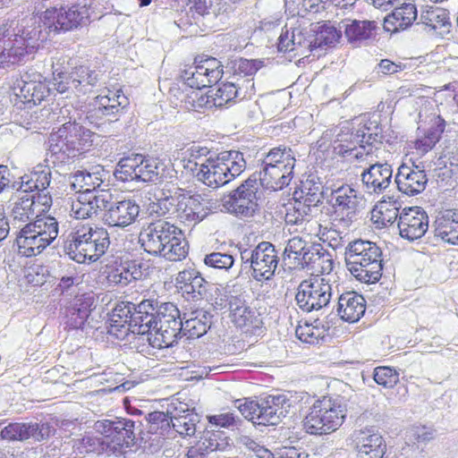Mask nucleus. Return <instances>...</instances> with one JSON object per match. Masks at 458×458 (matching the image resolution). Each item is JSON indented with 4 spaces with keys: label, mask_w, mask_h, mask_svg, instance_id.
I'll return each mask as SVG.
<instances>
[{
    "label": "nucleus",
    "mask_w": 458,
    "mask_h": 458,
    "mask_svg": "<svg viewBox=\"0 0 458 458\" xmlns=\"http://www.w3.org/2000/svg\"><path fill=\"white\" fill-rule=\"evenodd\" d=\"M310 242L298 236L289 239L282 254L284 266H288L290 268L299 267L301 264L300 259L306 254V248Z\"/></svg>",
    "instance_id": "nucleus-45"
},
{
    "label": "nucleus",
    "mask_w": 458,
    "mask_h": 458,
    "mask_svg": "<svg viewBox=\"0 0 458 458\" xmlns=\"http://www.w3.org/2000/svg\"><path fill=\"white\" fill-rule=\"evenodd\" d=\"M101 173H104L101 166H96L91 172L79 170L70 177L71 188L81 193L97 191L96 189L103 182Z\"/></svg>",
    "instance_id": "nucleus-39"
},
{
    "label": "nucleus",
    "mask_w": 458,
    "mask_h": 458,
    "mask_svg": "<svg viewBox=\"0 0 458 458\" xmlns=\"http://www.w3.org/2000/svg\"><path fill=\"white\" fill-rule=\"evenodd\" d=\"M109 246L110 236L106 228L84 225L69 234L64 250L75 262L90 264L98 260Z\"/></svg>",
    "instance_id": "nucleus-5"
},
{
    "label": "nucleus",
    "mask_w": 458,
    "mask_h": 458,
    "mask_svg": "<svg viewBox=\"0 0 458 458\" xmlns=\"http://www.w3.org/2000/svg\"><path fill=\"white\" fill-rule=\"evenodd\" d=\"M53 86L59 93L86 95L98 86L102 73L81 57L64 56L53 64Z\"/></svg>",
    "instance_id": "nucleus-4"
},
{
    "label": "nucleus",
    "mask_w": 458,
    "mask_h": 458,
    "mask_svg": "<svg viewBox=\"0 0 458 458\" xmlns=\"http://www.w3.org/2000/svg\"><path fill=\"white\" fill-rule=\"evenodd\" d=\"M137 154L123 157L116 164L114 175L117 181L138 182V160Z\"/></svg>",
    "instance_id": "nucleus-49"
},
{
    "label": "nucleus",
    "mask_w": 458,
    "mask_h": 458,
    "mask_svg": "<svg viewBox=\"0 0 458 458\" xmlns=\"http://www.w3.org/2000/svg\"><path fill=\"white\" fill-rule=\"evenodd\" d=\"M21 82L20 93L26 103L40 104L51 94V89L48 84L40 79L30 81L22 79Z\"/></svg>",
    "instance_id": "nucleus-44"
},
{
    "label": "nucleus",
    "mask_w": 458,
    "mask_h": 458,
    "mask_svg": "<svg viewBox=\"0 0 458 458\" xmlns=\"http://www.w3.org/2000/svg\"><path fill=\"white\" fill-rule=\"evenodd\" d=\"M299 191L298 199L305 200L310 206H319L323 203V191L320 183L307 180Z\"/></svg>",
    "instance_id": "nucleus-54"
},
{
    "label": "nucleus",
    "mask_w": 458,
    "mask_h": 458,
    "mask_svg": "<svg viewBox=\"0 0 458 458\" xmlns=\"http://www.w3.org/2000/svg\"><path fill=\"white\" fill-rule=\"evenodd\" d=\"M332 199H335V213L342 215L343 221L349 225L355 218L360 202L356 191L350 186H343L333 191Z\"/></svg>",
    "instance_id": "nucleus-28"
},
{
    "label": "nucleus",
    "mask_w": 458,
    "mask_h": 458,
    "mask_svg": "<svg viewBox=\"0 0 458 458\" xmlns=\"http://www.w3.org/2000/svg\"><path fill=\"white\" fill-rule=\"evenodd\" d=\"M233 322L239 327H251L259 328L262 325L260 314L254 308L246 306L242 310H238L232 318Z\"/></svg>",
    "instance_id": "nucleus-55"
},
{
    "label": "nucleus",
    "mask_w": 458,
    "mask_h": 458,
    "mask_svg": "<svg viewBox=\"0 0 458 458\" xmlns=\"http://www.w3.org/2000/svg\"><path fill=\"white\" fill-rule=\"evenodd\" d=\"M148 310H154V302L149 300H144L138 305L132 302L117 304L114 309V318L123 319L128 323L126 330L133 334L145 335L146 325L153 319V317L148 314Z\"/></svg>",
    "instance_id": "nucleus-16"
},
{
    "label": "nucleus",
    "mask_w": 458,
    "mask_h": 458,
    "mask_svg": "<svg viewBox=\"0 0 458 458\" xmlns=\"http://www.w3.org/2000/svg\"><path fill=\"white\" fill-rule=\"evenodd\" d=\"M428 177L424 170L418 166H409L403 164L399 166L394 176V182L399 191L408 196H415L422 192L428 183Z\"/></svg>",
    "instance_id": "nucleus-22"
},
{
    "label": "nucleus",
    "mask_w": 458,
    "mask_h": 458,
    "mask_svg": "<svg viewBox=\"0 0 458 458\" xmlns=\"http://www.w3.org/2000/svg\"><path fill=\"white\" fill-rule=\"evenodd\" d=\"M416 19L417 8L415 4H403L385 17L383 27L386 31L397 33L410 28Z\"/></svg>",
    "instance_id": "nucleus-30"
},
{
    "label": "nucleus",
    "mask_w": 458,
    "mask_h": 458,
    "mask_svg": "<svg viewBox=\"0 0 458 458\" xmlns=\"http://www.w3.org/2000/svg\"><path fill=\"white\" fill-rule=\"evenodd\" d=\"M213 315L204 310H197L190 314L188 318H184L183 335L188 338H199L204 335L210 328Z\"/></svg>",
    "instance_id": "nucleus-41"
},
{
    "label": "nucleus",
    "mask_w": 458,
    "mask_h": 458,
    "mask_svg": "<svg viewBox=\"0 0 458 458\" xmlns=\"http://www.w3.org/2000/svg\"><path fill=\"white\" fill-rule=\"evenodd\" d=\"M264 62L259 59L234 58L227 61L225 69L233 72V77L237 75L242 77L253 76L262 66Z\"/></svg>",
    "instance_id": "nucleus-48"
},
{
    "label": "nucleus",
    "mask_w": 458,
    "mask_h": 458,
    "mask_svg": "<svg viewBox=\"0 0 458 458\" xmlns=\"http://www.w3.org/2000/svg\"><path fill=\"white\" fill-rule=\"evenodd\" d=\"M185 194L181 195L180 203L177 207L175 216L179 217L183 222H193L194 224L199 223L203 220V214L200 216L198 212L192 211V209L189 207V204L184 199Z\"/></svg>",
    "instance_id": "nucleus-64"
},
{
    "label": "nucleus",
    "mask_w": 458,
    "mask_h": 458,
    "mask_svg": "<svg viewBox=\"0 0 458 458\" xmlns=\"http://www.w3.org/2000/svg\"><path fill=\"white\" fill-rule=\"evenodd\" d=\"M332 298V285L323 277L303 280L297 288L295 301L303 312L327 308Z\"/></svg>",
    "instance_id": "nucleus-15"
},
{
    "label": "nucleus",
    "mask_w": 458,
    "mask_h": 458,
    "mask_svg": "<svg viewBox=\"0 0 458 458\" xmlns=\"http://www.w3.org/2000/svg\"><path fill=\"white\" fill-rule=\"evenodd\" d=\"M106 280L110 286L124 287L131 283L128 271L123 264L119 267L111 268L107 272Z\"/></svg>",
    "instance_id": "nucleus-63"
},
{
    "label": "nucleus",
    "mask_w": 458,
    "mask_h": 458,
    "mask_svg": "<svg viewBox=\"0 0 458 458\" xmlns=\"http://www.w3.org/2000/svg\"><path fill=\"white\" fill-rule=\"evenodd\" d=\"M98 137L76 121H69L51 133L47 161L54 165H65L70 159L89 151Z\"/></svg>",
    "instance_id": "nucleus-3"
},
{
    "label": "nucleus",
    "mask_w": 458,
    "mask_h": 458,
    "mask_svg": "<svg viewBox=\"0 0 458 458\" xmlns=\"http://www.w3.org/2000/svg\"><path fill=\"white\" fill-rule=\"evenodd\" d=\"M205 169L202 182L216 189L239 176L246 169V161L238 150L224 151L207 157Z\"/></svg>",
    "instance_id": "nucleus-11"
},
{
    "label": "nucleus",
    "mask_w": 458,
    "mask_h": 458,
    "mask_svg": "<svg viewBox=\"0 0 458 458\" xmlns=\"http://www.w3.org/2000/svg\"><path fill=\"white\" fill-rule=\"evenodd\" d=\"M38 215L35 211V199L25 194L19 198L12 209V216L14 222H30Z\"/></svg>",
    "instance_id": "nucleus-50"
},
{
    "label": "nucleus",
    "mask_w": 458,
    "mask_h": 458,
    "mask_svg": "<svg viewBox=\"0 0 458 458\" xmlns=\"http://www.w3.org/2000/svg\"><path fill=\"white\" fill-rule=\"evenodd\" d=\"M242 266L251 270L252 277L257 281H267L273 278L279 264L276 246L269 242H261L254 247L238 244Z\"/></svg>",
    "instance_id": "nucleus-13"
},
{
    "label": "nucleus",
    "mask_w": 458,
    "mask_h": 458,
    "mask_svg": "<svg viewBox=\"0 0 458 458\" xmlns=\"http://www.w3.org/2000/svg\"><path fill=\"white\" fill-rule=\"evenodd\" d=\"M223 73V68L210 70L206 72H200L198 70H182L179 80L182 82L183 87L200 89L210 84L217 83L222 78Z\"/></svg>",
    "instance_id": "nucleus-35"
},
{
    "label": "nucleus",
    "mask_w": 458,
    "mask_h": 458,
    "mask_svg": "<svg viewBox=\"0 0 458 458\" xmlns=\"http://www.w3.org/2000/svg\"><path fill=\"white\" fill-rule=\"evenodd\" d=\"M139 242L147 253L171 261L184 259L189 250L188 242L182 230L163 220L144 227L140 233Z\"/></svg>",
    "instance_id": "nucleus-2"
},
{
    "label": "nucleus",
    "mask_w": 458,
    "mask_h": 458,
    "mask_svg": "<svg viewBox=\"0 0 458 458\" xmlns=\"http://www.w3.org/2000/svg\"><path fill=\"white\" fill-rule=\"evenodd\" d=\"M347 415V401L344 396L324 398L314 403L303 420V428L310 435H325L335 431Z\"/></svg>",
    "instance_id": "nucleus-9"
},
{
    "label": "nucleus",
    "mask_w": 458,
    "mask_h": 458,
    "mask_svg": "<svg viewBox=\"0 0 458 458\" xmlns=\"http://www.w3.org/2000/svg\"><path fill=\"white\" fill-rule=\"evenodd\" d=\"M375 382L385 388H392L399 382V372L390 367H377L373 371Z\"/></svg>",
    "instance_id": "nucleus-59"
},
{
    "label": "nucleus",
    "mask_w": 458,
    "mask_h": 458,
    "mask_svg": "<svg viewBox=\"0 0 458 458\" xmlns=\"http://www.w3.org/2000/svg\"><path fill=\"white\" fill-rule=\"evenodd\" d=\"M55 428L49 422H13L0 430V437L8 441L33 439L42 441L54 435Z\"/></svg>",
    "instance_id": "nucleus-17"
},
{
    "label": "nucleus",
    "mask_w": 458,
    "mask_h": 458,
    "mask_svg": "<svg viewBox=\"0 0 458 458\" xmlns=\"http://www.w3.org/2000/svg\"><path fill=\"white\" fill-rule=\"evenodd\" d=\"M358 458H382L386 451V442L373 427L355 431Z\"/></svg>",
    "instance_id": "nucleus-21"
},
{
    "label": "nucleus",
    "mask_w": 458,
    "mask_h": 458,
    "mask_svg": "<svg viewBox=\"0 0 458 458\" xmlns=\"http://www.w3.org/2000/svg\"><path fill=\"white\" fill-rule=\"evenodd\" d=\"M449 12L445 8L430 7L420 15V21L428 29L443 37L451 30L452 23Z\"/></svg>",
    "instance_id": "nucleus-36"
},
{
    "label": "nucleus",
    "mask_w": 458,
    "mask_h": 458,
    "mask_svg": "<svg viewBox=\"0 0 458 458\" xmlns=\"http://www.w3.org/2000/svg\"><path fill=\"white\" fill-rule=\"evenodd\" d=\"M345 262L348 270L359 281L375 284L382 276V250L369 241L356 240L345 249Z\"/></svg>",
    "instance_id": "nucleus-6"
},
{
    "label": "nucleus",
    "mask_w": 458,
    "mask_h": 458,
    "mask_svg": "<svg viewBox=\"0 0 458 458\" xmlns=\"http://www.w3.org/2000/svg\"><path fill=\"white\" fill-rule=\"evenodd\" d=\"M157 327L148 334V342L154 348L173 347L174 343L183 335V321L179 318L157 320Z\"/></svg>",
    "instance_id": "nucleus-19"
},
{
    "label": "nucleus",
    "mask_w": 458,
    "mask_h": 458,
    "mask_svg": "<svg viewBox=\"0 0 458 458\" xmlns=\"http://www.w3.org/2000/svg\"><path fill=\"white\" fill-rule=\"evenodd\" d=\"M154 310H148V314L153 317V319H151V321L146 325L145 334H148L149 331H151V328L157 327V320H171L172 318H179V317H181L180 310L172 302H164L159 306L154 305Z\"/></svg>",
    "instance_id": "nucleus-51"
},
{
    "label": "nucleus",
    "mask_w": 458,
    "mask_h": 458,
    "mask_svg": "<svg viewBox=\"0 0 458 458\" xmlns=\"http://www.w3.org/2000/svg\"><path fill=\"white\" fill-rule=\"evenodd\" d=\"M180 88L173 87L170 89V91L173 92L181 102L184 103L187 109L199 112L200 109H211L216 107V105H213L212 101L213 94H203L197 89H191L189 92H184L188 90V87H185V89L182 91H180Z\"/></svg>",
    "instance_id": "nucleus-37"
},
{
    "label": "nucleus",
    "mask_w": 458,
    "mask_h": 458,
    "mask_svg": "<svg viewBox=\"0 0 458 458\" xmlns=\"http://www.w3.org/2000/svg\"><path fill=\"white\" fill-rule=\"evenodd\" d=\"M106 206L103 221L108 226L124 228L133 224L140 215V206L131 199L111 200L110 198Z\"/></svg>",
    "instance_id": "nucleus-18"
},
{
    "label": "nucleus",
    "mask_w": 458,
    "mask_h": 458,
    "mask_svg": "<svg viewBox=\"0 0 458 458\" xmlns=\"http://www.w3.org/2000/svg\"><path fill=\"white\" fill-rule=\"evenodd\" d=\"M94 298L89 294L77 296L74 302L67 309L66 325L72 329L82 328L92 311Z\"/></svg>",
    "instance_id": "nucleus-32"
},
{
    "label": "nucleus",
    "mask_w": 458,
    "mask_h": 458,
    "mask_svg": "<svg viewBox=\"0 0 458 458\" xmlns=\"http://www.w3.org/2000/svg\"><path fill=\"white\" fill-rule=\"evenodd\" d=\"M283 171L274 168L273 165H264L262 171L258 173L259 187L276 191L288 186L293 174H284Z\"/></svg>",
    "instance_id": "nucleus-42"
},
{
    "label": "nucleus",
    "mask_w": 458,
    "mask_h": 458,
    "mask_svg": "<svg viewBox=\"0 0 458 458\" xmlns=\"http://www.w3.org/2000/svg\"><path fill=\"white\" fill-rule=\"evenodd\" d=\"M334 146L335 153L356 160L364 159V152L361 148V143H364L363 131H352L350 134L338 139Z\"/></svg>",
    "instance_id": "nucleus-34"
},
{
    "label": "nucleus",
    "mask_w": 458,
    "mask_h": 458,
    "mask_svg": "<svg viewBox=\"0 0 458 458\" xmlns=\"http://www.w3.org/2000/svg\"><path fill=\"white\" fill-rule=\"evenodd\" d=\"M97 433L102 435L110 443L122 448L131 447L143 433L144 425L140 419L116 417L114 420H99L94 424Z\"/></svg>",
    "instance_id": "nucleus-14"
},
{
    "label": "nucleus",
    "mask_w": 458,
    "mask_h": 458,
    "mask_svg": "<svg viewBox=\"0 0 458 458\" xmlns=\"http://www.w3.org/2000/svg\"><path fill=\"white\" fill-rule=\"evenodd\" d=\"M181 195L182 193H172L169 190H162L159 195L156 196V200L149 203V214H156L157 216H164L167 214L175 215L180 203Z\"/></svg>",
    "instance_id": "nucleus-43"
},
{
    "label": "nucleus",
    "mask_w": 458,
    "mask_h": 458,
    "mask_svg": "<svg viewBox=\"0 0 458 458\" xmlns=\"http://www.w3.org/2000/svg\"><path fill=\"white\" fill-rule=\"evenodd\" d=\"M199 422L197 414H185L174 416L172 434L178 433L182 437H192L196 433V426Z\"/></svg>",
    "instance_id": "nucleus-53"
},
{
    "label": "nucleus",
    "mask_w": 458,
    "mask_h": 458,
    "mask_svg": "<svg viewBox=\"0 0 458 458\" xmlns=\"http://www.w3.org/2000/svg\"><path fill=\"white\" fill-rule=\"evenodd\" d=\"M398 228L401 237L410 242L420 239L428 231V215L418 207L403 210L399 216Z\"/></svg>",
    "instance_id": "nucleus-20"
},
{
    "label": "nucleus",
    "mask_w": 458,
    "mask_h": 458,
    "mask_svg": "<svg viewBox=\"0 0 458 458\" xmlns=\"http://www.w3.org/2000/svg\"><path fill=\"white\" fill-rule=\"evenodd\" d=\"M295 163L293 149L285 145L271 148L263 161V165H273L274 168L284 170L283 172L288 174H293Z\"/></svg>",
    "instance_id": "nucleus-38"
},
{
    "label": "nucleus",
    "mask_w": 458,
    "mask_h": 458,
    "mask_svg": "<svg viewBox=\"0 0 458 458\" xmlns=\"http://www.w3.org/2000/svg\"><path fill=\"white\" fill-rule=\"evenodd\" d=\"M129 98L121 91L110 95H98L86 106V120L102 133H110L125 113Z\"/></svg>",
    "instance_id": "nucleus-10"
},
{
    "label": "nucleus",
    "mask_w": 458,
    "mask_h": 458,
    "mask_svg": "<svg viewBox=\"0 0 458 458\" xmlns=\"http://www.w3.org/2000/svg\"><path fill=\"white\" fill-rule=\"evenodd\" d=\"M310 25L309 28L293 30L291 36V44L295 47V50H297L299 47L304 48L313 53V55H315L316 54L313 49V40L311 35H310Z\"/></svg>",
    "instance_id": "nucleus-61"
},
{
    "label": "nucleus",
    "mask_w": 458,
    "mask_h": 458,
    "mask_svg": "<svg viewBox=\"0 0 458 458\" xmlns=\"http://www.w3.org/2000/svg\"><path fill=\"white\" fill-rule=\"evenodd\" d=\"M148 426V432L157 434L163 437H172V428L174 417H170L168 413L155 411L144 416Z\"/></svg>",
    "instance_id": "nucleus-47"
},
{
    "label": "nucleus",
    "mask_w": 458,
    "mask_h": 458,
    "mask_svg": "<svg viewBox=\"0 0 458 458\" xmlns=\"http://www.w3.org/2000/svg\"><path fill=\"white\" fill-rule=\"evenodd\" d=\"M107 199H110V194L104 191L81 193L72 206L75 218L87 219L98 216L99 211L106 212Z\"/></svg>",
    "instance_id": "nucleus-24"
},
{
    "label": "nucleus",
    "mask_w": 458,
    "mask_h": 458,
    "mask_svg": "<svg viewBox=\"0 0 458 458\" xmlns=\"http://www.w3.org/2000/svg\"><path fill=\"white\" fill-rule=\"evenodd\" d=\"M252 79H236L235 81H227L222 83L213 94V105L216 107L222 108L235 102V99H243L249 88H254Z\"/></svg>",
    "instance_id": "nucleus-26"
},
{
    "label": "nucleus",
    "mask_w": 458,
    "mask_h": 458,
    "mask_svg": "<svg viewBox=\"0 0 458 458\" xmlns=\"http://www.w3.org/2000/svg\"><path fill=\"white\" fill-rule=\"evenodd\" d=\"M234 261V258L232 254L219 251L207 254L203 259L207 267L225 271H228L232 268Z\"/></svg>",
    "instance_id": "nucleus-57"
},
{
    "label": "nucleus",
    "mask_w": 458,
    "mask_h": 458,
    "mask_svg": "<svg viewBox=\"0 0 458 458\" xmlns=\"http://www.w3.org/2000/svg\"><path fill=\"white\" fill-rule=\"evenodd\" d=\"M337 315L349 323L360 320L366 311V301L356 292H346L338 297Z\"/></svg>",
    "instance_id": "nucleus-29"
},
{
    "label": "nucleus",
    "mask_w": 458,
    "mask_h": 458,
    "mask_svg": "<svg viewBox=\"0 0 458 458\" xmlns=\"http://www.w3.org/2000/svg\"><path fill=\"white\" fill-rule=\"evenodd\" d=\"M341 28L344 29L348 42L353 44L371 38L377 23L369 20L344 19L341 21Z\"/></svg>",
    "instance_id": "nucleus-33"
},
{
    "label": "nucleus",
    "mask_w": 458,
    "mask_h": 458,
    "mask_svg": "<svg viewBox=\"0 0 458 458\" xmlns=\"http://www.w3.org/2000/svg\"><path fill=\"white\" fill-rule=\"evenodd\" d=\"M445 128V121L440 115L434 117L424 138L419 140L418 144L422 145L424 151L431 149L441 139Z\"/></svg>",
    "instance_id": "nucleus-52"
},
{
    "label": "nucleus",
    "mask_w": 458,
    "mask_h": 458,
    "mask_svg": "<svg viewBox=\"0 0 458 458\" xmlns=\"http://www.w3.org/2000/svg\"><path fill=\"white\" fill-rule=\"evenodd\" d=\"M299 267L315 268L316 265L321 267L322 272L332 270L333 261L331 255L323 248L320 243L310 242L306 248V254L301 258Z\"/></svg>",
    "instance_id": "nucleus-40"
},
{
    "label": "nucleus",
    "mask_w": 458,
    "mask_h": 458,
    "mask_svg": "<svg viewBox=\"0 0 458 458\" xmlns=\"http://www.w3.org/2000/svg\"><path fill=\"white\" fill-rule=\"evenodd\" d=\"M88 10L79 5L47 8L40 16L42 25L27 26L13 19L0 23V69H10L32 58L47 33L60 34L86 25Z\"/></svg>",
    "instance_id": "nucleus-1"
},
{
    "label": "nucleus",
    "mask_w": 458,
    "mask_h": 458,
    "mask_svg": "<svg viewBox=\"0 0 458 458\" xmlns=\"http://www.w3.org/2000/svg\"><path fill=\"white\" fill-rule=\"evenodd\" d=\"M138 182L161 183L166 177V165L159 158L137 154Z\"/></svg>",
    "instance_id": "nucleus-31"
},
{
    "label": "nucleus",
    "mask_w": 458,
    "mask_h": 458,
    "mask_svg": "<svg viewBox=\"0 0 458 458\" xmlns=\"http://www.w3.org/2000/svg\"><path fill=\"white\" fill-rule=\"evenodd\" d=\"M59 234V223L52 216H38L16 234L18 254L32 258L41 254Z\"/></svg>",
    "instance_id": "nucleus-7"
},
{
    "label": "nucleus",
    "mask_w": 458,
    "mask_h": 458,
    "mask_svg": "<svg viewBox=\"0 0 458 458\" xmlns=\"http://www.w3.org/2000/svg\"><path fill=\"white\" fill-rule=\"evenodd\" d=\"M69 444L72 445V454L75 456L84 457L88 454L96 452V439L91 437L72 439Z\"/></svg>",
    "instance_id": "nucleus-62"
},
{
    "label": "nucleus",
    "mask_w": 458,
    "mask_h": 458,
    "mask_svg": "<svg viewBox=\"0 0 458 458\" xmlns=\"http://www.w3.org/2000/svg\"><path fill=\"white\" fill-rule=\"evenodd\" d=\"M436 224L435 236L449 244L458 245V214H446Z\"/></svg>",
    "instance_id": "nucleus-46"
},
{
    "label": "nucleus",
    "mask_w": 458,
    "mask_h": 458,
    "mask_svg": "<svg viewBox=\"0 0 458 458\" xmlns=\"http://www.w3.org/2000/svg\"><path fill=\"white\" fill-rule=\"evenodd\" d=\"M295 335L300 341L309 344H318L324 337L323 330L308 323L299 325L295 329Z\"/></svg>",
    "instance_id": "nucleus-60"
},
{
    "label": "nucleus",
    "mask_w": 458,
    "mask_h": 458,
    "mask_svg": "<svg viewBox=\"0 0 458 458\" xmlns=\"http://www.w3.org/2000/svg\"><path fill=\"white\" fill-rule=\"evenodd\" d=\"M376 131H371V129L367 126L357 129L364 132V143H361V148L364 152V157H369L373 154V149H378L383 143L382 130L375 127Z\"/></svg>",
    "instance_id": "nucleus-56"
},
{
    "label": "nucleus",
    "mask_w": 458,
    "mask_h": 458,
    "mask_svg": "<svg viewBox=\"0 0 458 458\" xmlns=\"http://www.w3.org/2000/svg\"><path fill=\"white\" fill-rule=\"evenodd\" d=\"M233 406L252 425H277L291 407V401L284 394H269L259 401L248 398L238 399Z\"/></svg>",
    "instance_id": "nucleus-8"
},
{
    "label": "nucleus",
    "mask_w": 458,
    "mask_h": 458,
    "mask_svg": "<svg viewBox=\"0 0 458 458\" xmlns=\"http://www.w3.org/2000/svg\"><path fill=\"white\" fill-rule=\"evenodd\" d=\"M176 286L183 294L193 300L208 298V289L213 286L194 268L181 271L176 277Z\"/></svg>",
    "instance_id": "nucleus-25"
},
{
    "label": "nucleus",
    "mask_w": 458,
    "mask_h": 458,
    "mask_svg": "<svg viewBox=\"0 0 458 458\" xmlns=\"http://www.w3.org/2000/svg\"><path fill=\"white\" fill-rule=\"evenodd\" d=\"M393 178V168L387 162L369 165L361 174V181L368 193H382L389 187Z\"/></svg>",
    "instance_id": "nucleus-23"
},
{
    "label": "nucleus",
    "mask_w": 458,
    "mask_h": 458,
    "mask_svg": "<svg viewBox=\"0 0 458 458\" xmlns=\"http://www.w3.org/2000/svg\"><path fill=\"white\" fill-rule=\"evenodd\" d=\"M310 35L312 37L313 49L319 56L321 55L319 51L334 47L341 39V22L338 29L330 21L311 23Z\"/></svg>",
    "instance_id": "nucleus-27"
},
{
    "label": "nucleus",
    "mask_w": 458,
    "mask_h": 458,
    "mask_svg": "<svg viewBox=\"0 0 458 458\" xmlns=\"http://www.w3.org/2000/svg\"><path fill=\"white\" fill-rule=\"evenodd\" d=\"M259 177L255 172L243 181L237 188L224 195L222 207L231 215L240 218L253 217L259 210V200L263 191L258 183Z\"/></svg>",
    "instance_id": "nucleus-12"
},
{
    "label": "nucleus",
    "mask_w": 458,
    "mask_h": 458,
    "mask_svg": "<svg viewBox=\"0 0 458 458\" xmlns=\"http://www.w3.org/2000/svg\"><path fill=\"white\" fill-rule=\"evenodd\" d=\"M210 424L220 428L240 430L244 425V420L233 412H225L208 416Z\"/></svg>",
    "instance_id": "nucleus-58"
}]
</instances>
